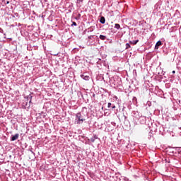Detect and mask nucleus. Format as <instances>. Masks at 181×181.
<instances>
[{"mask_svg":"<svg viewBox=\"0 0 181 181\" xmlns=\"http://www.w3.org/2000/svg\"><path fill=\"white\" fill-rule=\"evenodd\" d=\"M110 81L112 82V83L114 84V86L115 87H119V86H121V84H122V81H121V78H119V76H113L110 79Z\"/></svg>","mask_w":181,"mask_h":181,"instance_id":"f257e3e1","label":"nucleus"},{"mask_svg":"<svg viewBox=\"0 0 181 181\" xmlns=\"http://www.w3.org/2000/svg\"><path fill=\"white\" fill-rule=\"evenodd\" d=\"M86 121V119H83L81 117V113L78 112L76 114V117H75V122H76L78 124H83Z\"/></svg>","mask_w":181,"mask_h":181,"instance_id":"f03ea898","label":"nucleus"},{"mask_svg":"<svg viewBox=\"0 0 181 181\" xmlns=\"http://www.w3.org/2000/svg\"><path fill=\"white\" fill-rule=\"evenodd\" d=\"M132 116L134 117V121H138L139 118L142 116V115L140 114L139 112L134 111L132 112Z\"/></svg>","mask_w":181,"mask_h":181,"instance_id":"7ed1b4c3","label":"nucleus"},{"mask_svg":"<svg viewBox=\"0 0 181 181\" xmlns=\"http://www.w3.org/2000/svg\"><path fill=\"white\" fill-rule=\"evenodd\" d=\"M138 121H139L140 124H145L146 122V117L141 115Z\"/></svg>","mask_w":181,"mask_h":181,"instance_id":"20e7f679","label":"nucleus"},{"mask_svg":"<svg viewBox=\"0 0 181 181\" xmlns=\"http://www.w3.org/2000/svg\"><path fill=\"white\" fill-rule=\"evenodd\" d=\"M19 138V134H16L15 135H11L10 138V141L13 142V141H16Z\"/></svg>","mask_w":181,"mask_h":181,"instance_id":"39448f33","label":"nucleus"},{"mask_svg":"<svg viewBox=\"0 0 181 181\" xmlns=\"http://www.w3.org/2000/svg\"><path fill=\"white\" fill-rule=\"evenodd\" d=\"M107 108H109V110H115L116 107L115 104H112L111 103H107Z\"/></svg>","mask_w":181,"mask_h":181,"instance_id":"423d86ee","label":"nucleus"},{"mask_svg":"<svg viewBox=\"0 0 181 181\" xmlns=\"http://www.w3.org/2000/svg\"><path fill=\"white\" fill-rule=\"evenodd\" d=\"M160 46H162V41L159 40L156 42V44L155 45V49L158 50V49H159V47H160Z\"/></svg>","mask_w":181,"mask_h":181,"instance_id":"0eeeda50","label":"nucleus"},{"mask_svg":"<svg viewBox=\"0 0 181 181\" xmlns=\"http://www.w3.org/2000/svg\"><path fill=\"white\" fill-rule=\"evenodd\" d=\"M27 101H29V105L28 107H30V104H32V95H27L25 97Z\"/></svg>","mask_w":181,"mask_h":181,"instance_id":"6e6552de","label":"nucleus"},{"mask_svg":"<svg viewBox=\"0 0 181 181\" xmlns=\"http://www.w3.org/2000/svg\"><path fill=\"white\" fill-rule=\"evenodd\" d=\"M81 78H83V80H86V81L90 80V76H87V75H84L82 74L81 75Z\"/></svg>","mask_w":181,"mask_h":181,"instance_id":"1a4fd4ad","label":"nucleus"},{"mask_svg":"<svg viewBox=\"0 0 181 181\" xmlns=\"http://www.w3.org/2000/svg\"><path fill=\"white\" fill-rule=\"evenodd\" d=\"M95 139H98V136L94 134L93 137L90 138V142H95Z\"/></svg>","mask_w":181,"mask_h":181,"instance_id":"9d476101","label":"nucleus"},{"mask_svg":"<svg viewBox=\"0 0 181 181\" xmlns=\"http://www.w3.org/2000/svg\"><path fill=\"white\" fill-rule=\"evenodd\" d=\"M100 22L104 25V23H105V18L104 16L100 17Z\"/></svg>","mask_w":181,"mask_h":181,"instance_id":"9b49d317","label":"nucleus"},{"mask_svg":"<svg viewBox=\"0 0 181 181\" xmlns=\"http://www.w3.org/2000/svg\"><path fill=\"white\" fill-rule=\"evenodd\" d=\"M138 42H139V40H133V41H130L129 44L130 45H136V43H138Z\"/></svg>","mask_w":181,"mask_h":181,"instance_id":"f8f14e48","label":"nucleus"},{"mask_svg":"<svg viewBox=\"0 0 181 181\" xmlns=\"http://www.w3.org/2000/svg\"><path fill=\"white\" fill-rule=\"evenodd\" d=\"M99 39H100V40H105V39H107V36L103 35H100L99 36Z\"/></svg>","mask_w":181,"mask_h":181,"instance_id":"ddd939ff","label":"nucleus"},{"mask_svg":"<svg viewBox=\"0 0 181 181\" xmlns=\"http://www.w3.org/2000/svg\"><path fill=\"white\" fill-rule=\"evenodd\" d=\"M120 28H121V25L119 24L118 23L115 24V29L119 30Z\"/></svg>","mask_w":181,"mask_h":181,"instance_id":"4468645a","label":"nucleus"},{"mask_svg":"<svg viewBox=\"0 0 181 181\" xmlns=\"http://www.w3.org/2000/svg\"><path fill=\"white\" fill-rule=\"evenodd\" d=\"M71 9H73V4L69 6V12H71Z\"/></svg>","mask_w":181,"mask_h":181,"instance_id":"2eb2a0df","label":"nucleus"},{"mask_svg":"<svg viewBox=\"0 0 181 181\" xmlns=\"http://www.w3.org/2000/svg\"><path fill=\"white\" fill-rule=\"evenodd\" d=\"M126 49H131V44L127 43L126 44Z\"/></svg>","mask_w":181,"mask_h":181,"instance_id":"dca6fc26","label":"nucleus"},{"mask_svg":"<svg viewBox=\"0 0 181 181\" xmlns=\"http://www.w3.org/2000/svg\"><path fill=\"white\" fill-rule=\"evenodd\" d=\"M71 26H77V23L73 21L72 24H71Z\"/></svg>","mask_w":181,"mask_h":181,"instance_id":"f3484780","label":"nucleus"},{"mask_svg":"<svg viewBox=\"0 0 181 181\" xmlns=\"http://www.w3.org/2000/svg\"><path fill=\"white\" fill-rule=\"evenodd\" d=\"M78 94H79V95H81V98H83V93L79 92Z\"/></svg>","mask_w":181,"mask_h":181,"instance_id":"a211bd4d","label":"nucleus"},{"mask_svg":"<svg viewBox=\"0 0 181 181\" xmlns=\"http://www.w3.org/2000/svg\"><path fill=\"white\" fill-rule=\"evenodd\" d=\"M93 37H94V35H90V36L88 37V39H92Z\"/></svg>","mask_w":181,"mask_h":181,"instance_id":"6ab92c4d","label":"nucleus"},{"mask_svg":"<svg viewBox=\"0 0 181 181\" xmlns=\"http://www.w3.org/2000/svg\"><path fill=\"white\" fill-rule=\"evenodd\" d=\"M82 1H83V0H78L77 4H80V2H82Z\"/></svg>","mask_w":181,"mask_h":181,"instance_id":"aec40b11","label":"nucleus"},{"mask_svg":"<svg viewBox=\"0 0 181 181\" xmlns=\"http://www.w3.org/2000/svg\"><path fill=\"white\" fill-rule=\"evenodd\" d=\"M15 16H19V14L18 13H14Z\"/></svg>","mask_w":181,"mask_h":181,"instance_id":"412c9836","label":"nucleus"},{"mask_svg":"<svg viewBox=\"0 0 181 181\" xmlns=\"http://www.w3.org/2000/svg\"><path fill=\"white\" fill-rule=\"evenodd\" d=\"M175 73H176V71H173V74H175Z\"/></svg>","mask_w":181,"mask_h":181,"instance_id":"4be33fe9","label":"nucleus"},{"mask_svg":"<svg viewBox=\"0 0 181 181\" xmlns=\"http://www.w3.org/2000/svg\"><path fill=\"white\" fill-rule=\"evenodd\" d=\"M30 151H31V153H33V151H32V149H30Z\"/></svg>","mask_w":181,"mask_h":181,"instance_id":"5701e85b","label":"nucleus"},{"mask_svg":"<svg viewBox=\"0 0 181 181\" xmlns=\"http://www.w3.org/2000/svg\"><path fill=\"white\" fill-rule=\"evenodd\" d=\"M7 5H8V4H9V1H6V3Z\"/></svg>","mask_w":181,"mask_h":181,"instance_id":"b1692460","label":"nucleus"},{"mask_svg":"<svg viewBox=\"0 0 181 181\" xmlns=\"http://www.w3.org/2000/svg\"><path fill=\"white\" fill-rule=\"evenodd\" d=\"M93 97H95V94H93Z\"/></svg>","mask_w":181,"mask_h":181,"instance_id":"393cba45","label":"nucleus"},{"mask_svg":"<svg viewBox=\"0 0 181 181\" xmlns=\"http://www.w3.org/2000/svg\"><path fill=\"white\" fill-rule=\"evenodd\" d=\"M47 0H44V2H46Z\"/></svg>","mask_w":181,"mask_h":181,"instance_id":"a878e982","label":"nucleus"},{"mask_svg":"<svg viewBox=\"0 0 181 181\" xmlns=\"http://www.w3.org/2000/svg\"><path fill=\"white\" fill-rule=\"evenodd\" d=\"M2 2H5V0H2Z\"/></svg>","mask_w":181,"mask_h":181,"instance_id":"bb28decb","label":"nucleus"}]
</instances>
